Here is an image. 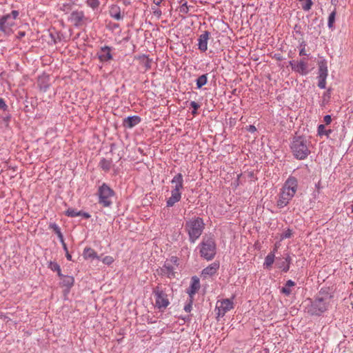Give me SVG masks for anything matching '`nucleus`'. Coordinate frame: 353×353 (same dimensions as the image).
Wrapping results in <instances>:
<instances>
[{
  "label": "nucleus",
  "instance_id": "nucleus-5",
  "mask_svg": "<svg viewBox=\"0 0 353 353\" xmlns=\"http://www.w3.org/2000/svg\"><path fill=\"white\" fill-rule=\"evenodd\" d=\"M200 255L207 261L213 259L216 253L214 239L211 236H204L199 245Z\"/></svg>",
  "mask_w": 353,
  "mask_h": 353
},
{
  "label": "nucleus",
  "instance_id": "nucleus-52",
  "mask_svg": "<svg viewBox=\"0 0 353 353\" xmlns=\"http://www.w3.org/2000/svg\"><path fill=\"white\" fill-rule=\"evenodd\" d=\"M61 243L62 244V246H63V248L64 251L65 252H68V248H67V245H66L65 241H63V243Z\"/></svg>",
  "mask_w": 353,
  "mask_h": 353
},
{
  "label": "nucleus",
  "instance_id": "nucleus-48",
  "mask_svg": "<svg viewBox=\"0 0 353 353\" xmlns=\"http://www.w3.org/2000/svg\"><path fill=\"white\" fill-rule=\"evenodd\" d=\"M299 55L300 56H307V54L306 53V51H305V48L300 49Z\"/></svg>",
  "mask_w": 353,
  "mask_h": 353
},
{
  "label": "nucleus",
  "instance_id": "nucleus-22",
  "mask_svg": "<svg viewBox=\"0 0 353 353\" xmlns=\"http://www.w3.org/2000/svg\"><path fill=\"white\" fill-rule=\"evenodd\" d=\"M62 279V285L67 288L70 289L74 284V279L72 276H64L60 277Z\"/></svg>",
  "mask_w": 353,
  "mask_h": 353
},
{
  "label": "nucleus",
  "instance_id": "nucleus-20",
  "mask_svg": "<svg viewBox=\"0 0 353 353\" xmlns=\"http://www.w3.org/2000/svg\"><path fill=\"white\" fill-rule=\"evenodd\" d=\"M109 13L111 17L114 18L116 20H121L123 19V16L121 14L120 7L117 5H112L110 8Z\"/></svg>",
  "mask_w": 353,
  "mask_h": 353
},
{
  "label": "nucleus",
  "instance_id": "nucleus-7",
  "mask_svg": "<svg viewBox=\"0 0 353 353\" xmlns=\"http://www.w3.org/2000/svg\"><path fill=\"white\" fill-rule=\"evenodd\" d=\"M97 195L99 196V203L108 208L112 203V199L114 195V192L108 184L103 183L98 188Z\"/></svg>",
  "mask_w": 353,
  "mask_h": 353
},
{
  "label": "nucleus",
  "instance_id": "nucleus-46",
  "mask_svg": "<svg viewBox=\"0 0 353 353\" xmlns=\"http://www.w3.org/2000/svg\"><path fill=\"white\" fill-rule=\"evenodd\" d=\"M153 14L157 17H160L162 14L161 10L158 8H152Z\"/></svg>",
  "mask_w": 353,
  "mask_h": 353
},
{
  "label": "nucleus",
  "instance_id": "nucleus-40",
  "mask_svg": "<svg viewBox=\"0 0 353 353\" xmlns=\"http://www.w3.org/2000/svg\"><path fill=\"white\" fill-rule=\"evenodd\" d=\"M292 230L290 229H288L285 230L281 235L282 239H289L292 236Z\"/></svg>",
  "mask_w": 353,
  "mask_h": 353
},
{
  "label": "nucleus",
  "instance_id": "nucleus-57",
  "mask_svg": "<svg viewBox=\"0 0 353 353\" xmlns=\"http://www.w3.org/2000/svg\"><path fill=\"white\" fill-rule=\"evenodd\" d=\"M83 212H82V211H77V214H77V216H82V213H83Z\"/></svg>",
  "mask_w": 353,
  "mask_h": 353
},
{
  "label": "nucleus",
  "instance_id": "nucleus-42",
  "mask_svg": "<svg viewBox=\"0 0 353 353\" xmlns=\"http://www.w3.org/2000/svg\"><path fill=\"white\" fill-rule=\"evenodd\" d=\"M280 268L283 269V272H287L290 269V264L285 263V262L283 261Z\"/></svg>",
  "mask_w": 353,
  "mask_h": 353
},
{
  "label": "nucleus",
  "instance_id": "nucleus-54",
  "mask_svg": "<svg viewBox=\"0 0 353 353\" xmlns=\"http://www.w3.org/2000/svg\"><path fill=\"white\" fill-rule=\"evenodd\" d=\"M306 43L305 41H303L300 43V48H305Z\"/></svg>",
  "mask_w": 353,
  "mask_h": 353
},
{
  "label": "nucleus",
  "instance_id": "nucleus-24",
  "mask_svg": "<svg viewBox=\"0 0 353 353\" xmlns=\"http://www.w3.org/2000/svg\"><path fill=\"white\" fill-rule=\"evenodd\" d=\"M99 166L103 170L108 172L112 166V161L103 158L99 162Z\"/></svg>",
  "mask_w": 353,
  "mask_h": 353
},
{
  "label": "nucleus",
  "instance_id": "nucleus-21",
  "mask_svg": "<svg viewBox=\"0 0 353 353\" xmlns=\"http://www.w3.org/2000/svg\"><path fill=\"white\" fill-rule=\"evenodd\" d=\"M319 76L327 77L328 75L327 62L325 60H321L319 62Z\"/></svg>",
  "mask_w": 353,
  "mask_h": 353
},
{
  "label": "nucleus",
  "instance_id": "nucleus-51",
  "mask_svg": "<svg viewBox=\"0 0 353 353\" xmlns=\"http://www.w3.org/2000/svg\"><path fill=\"white\" fill-rule=\"evenodd\" d=\"M82 216L84 217L85 219H89L90 217V214L88 212H83L82 213Z\"/></svg>",
  "mask_w": 353,
  "mask_h": 353
},
{
  "label": "nucleus",
  "instance_id": "nucleus-58",
  "mask_svg": "<svg viewBox=\"0 0 353 353\" xmlns=\"http://www.w3.org/2000/svg\"><path fill=\"white\" fill-rule=\"evenodd\" d=\"M145 67L147 68H150V63L148 61L145 63Z\"/></svg>",
  "mask_w": 353,
  "mask_h": 353
},
{
  "label": "nucleus",
  "instance_id": "nucleus-32",
  "mask_svg": "<svg viewBox=\"0 0 353 353\" xmlns=\"http://www.w3.org/2000/svg\"><path fill=\"white\" fill-rule=\"evenodd\" d=\"M86 4L92 9L95 10L99 8L100 1L99 0H86Z\"/></svg>",
  "mask_w": 353,
  "mask_h": 353
},
{
  "label": "nucleus",
  "instance_id": "nucleus-29",
  "mask_svg": "<svg viewBox=\"0 0 353 353\" xmlns=\"http://www.w3.org/2000/svg\"><path fill=\"white\" fill-rule=\"evenodd\" d=\"M336 15V9H334L333 11L331 12L328 17V21H327V26L330 29L334 28V23L335 22Z\"/></svg>",
  "mask_w": 353,
  "mask_h": 353
},
{
  "label": "nucleus",
  "instance_id": "nucleus-8",
  "mask_svg": "<svg viewBox=\"0 0 353 353\" xmlns=\"http://www.w3.org/2000/svg\"><path fill=\"white\" fill-rule=\"evenodd\" d=\"M152 293L155 299V307L159 310L165 309L170 305L168 290L157 285L153 288Z\"/></svg>",
  "mask_w": 353,
  "mask_h": 353
},
{
  "label": "nucleus",
  "instance_id": "nucleus-15",
  "mask_svg": "<svg viewBox=\"0 0 353 353\" xmlns=\"http://www.w3.org/2000/svg\"><path fill=\"white\" fill-rule=\"evenodd\" d=\"M200 288V281L199 279L194 276L191 279V283L189 288L187 290V293L189 294L190 297H192L196 294V292Z\"/></svg>",
  "mask_w": 353,
  "mask_h": 353
},
{
  "label": "nucleus",
  "instance_id": "nucleus-2",
  "mask_svg": "<svg viewBox=\"0 0 353 353\" xmlns=\"http://www.w3.org/2000/svg\"><path fill=\"white\" fill-rule=\"evenodd\" d=\"M312 144L305 137H294L290 143V149L295 159L299 160L305 159L311 153Z\"/></svg>",
  "mask_w": 353,
  "mask_h": 353
},
{
  "label": "nucleus",
  "instance_id": "nucleus-45",
  "mask_svg": "<svg viewBox=\"0 0 353 353\" xmlns=\"http://www.w3.org/2000/svg\"><path fill=\"white\" fill-rule=\"evenodd\" d=\"M323 121L326 125H329L332 122L331 116L329 114L325 115L323 118Z\"/></svg>",
  "mask_w": 353,
  "mask_h": 353
},
{
  "label": "nucleus",
  "instance_id": "nucleus-3",
  "mask_svg": "<svg viewBox=\"0 0 353 353\" xmlns=\"http://www.w3.org/2000/svg\"><path fill=\"white\" fill-rule=\"evenodd\" d=\"M298 187V181L294 177H289L281 189L277 206L279 208L285 207L294 196Z\"/></svg>",
  "mask_w": 353,
  "mask_h": 353
},
{
  "label": "nucleus",
  "instance_id": "nucleus-36",
  "mask_svg": "<svg viewBox=\"0 0 353 353\" xmlns=\"http://www.w3.org/2000/svg\"><path fill=\"white\" fill-rule=\"evenodd\" d=\"M19 12L18 10H12L10 13L6 14V16H9L10 20H14L19 17Z\"/></svg>",
  "mask_w": 353,
  "mask_h": 353
},
{
  "label": "nucleus",
  "instance_id": "nucleus-13",
  "mask_svg": "<svg viewBox=\"0 0 353 353\" xmlns=\"http://www.w3.org/2000/svg\"><path fill=\"white\" fill-rule=\"evenodd\" d=\"M182 196V192L181 191L172 189L171 196L166 200V206L171 208L174 205L175 203L180 201Z\"/></svg>",
  "mask_w": 353,
  "mask_h": 353
},
{
  "label": "nucleus",
  "instance_id": "nucleus-55",
  "mask_svg": "<svg viewBox=\"0 0 353 353\" xmlns=\"http://www.w3.org/2000/svg\"><path fill=\"white\" fill-rule=\"evenodd\" d=\"M162 0H154L153 2L157 6H160Z\"/></svg>",
  "mask_w": 353,
  "mask_h": 353
},
{
  "label": "nucleus",
  "instance_id": "nucleus-27",
  "mask_svg": "<svg viewBox=\"0 0 353 353\" xmlns=\"http://www.w3.org/2000/svg\"><path fill=\"white\" fill-rule=\"evenodd\" d=\"M274 257L275 256L273 252L269 253L265 258V262L263 265L268 268L271 267L274 261Z\"/></svg>",
  "mask_w": 353,
  "mask_h": 353
},
{
  "label": "nucleus",
  "instance_id": "nucleus-41",
  "mask_svg": "<svg viewBox=\"0 0 353 353\" xmlns=\"http://www.w3.org/2000/svg\"><path fill=\"white\" fill-rule=\"evenodd\" d=\"M103 262L105 264L110 265L113 262V259L112 256H107L103 259Z\"/></svg>",
  "mask_w": 353,
  "mask_h": 353
},
{
  "label": "nucleus",
  "instance_id": "nucleus-35",
  "mask_svg": "<svg viewBox=\"0 0 353 353\" xmlns=\"http://www.w3.org/2000/svg\"><path fill=\"white\" fill-rule=\"evenodd\" d=\"M318 79H319L318 86L321 89L325 88L327 77H318Z\"/></svg>",
  "mask_w": 353,
  "mask_h": 353
},
{
  "label": "nucleus",
  "instance_id": "nucleus-56",
  "mask_svg": "<svg viewBox=\"0 0 353 353\" xmlns=\"http://www.w3.org/2000/svg\"><path fill=\"white\" fill-rule=\"evenodd\" d=\"M290 261H291V258L290 256H288L286 258H285V263H288L290 264Z\"/></svg>",
  "mask_w": 353,
  "mask_h": 353
},
{
  "label": "nucleus",
  "instance_id": "nucleus-44",
  "mask_svg": "<svg viewBox=\"0 0 353 353\" xmlns=\"http://www.w3.org/2000/svg\"><path fill=\"white\" fill-rule=\"evenodd\" d=\"M181 12L187 13L188 12V8L187 6V2L182 4L180 8Z\"/></svg>",
  "mask_w": 353,
  "mask_h": 353
},
{
  "label": "nucleus",
  "instance_id": "nucleus-25",
  "mask_svg": "<svg viewBox=\"0 0 353 353\" xmlns=\"http://www.w3.org/2000/svg\"><path fill=\"white\" fill-rule=\"evenodd\" d=\"M48 268L53 272H57V274L59 277L63 276L61 274L60 265L54 261H50L48 264Z\"/></svg>",
  "mask_w": 353,
  "mask_h": 353
},
{
  "label": "nucleus",
  "instance_id": "nucleus-33",
  "mask_svg": "<svg viewBox=\"0 0 353 353\" xmlns=\"http://www.w3.org/2000/svg\"><path fill=\"white\" fill-rule=\"evenodd\" d=\"M72 3H64L60 6V10L65 13H68L72 10Z\"/></svg>",
  "mask_w": 353,
  "mask_h": 353
},
{
  "label": "nucleus",
  "instance_id": "nucleus-59",
  "mask_svg": "<svg viewBox=\"0 0 353 353\" xmlns=\"http://www.w3.org/2000/svg\"><path fill=\"white\" fill-rule=\"evenodd\" d=\"M351 212H352V213H353V201H352V204L351 205Z\"/></svg>",
  "mask_w": 353,
  "mask_h": 353
},
{
  "label": "nucleus",
  "instance_id": "nucleus-18",
  "mask_svg": "<svg viewBox=\"0 0 353 353\" xmlns=\"http://www.w3.org/2000/svg\"><path fill=\"white\" fill-rule=\"evenodd\" d=\"M219 268V262H214L202 270L201 274L203 277L211 276L216 274Z\"/></svg>",
  "mask_w": 353,
  "mask_h": 353
},
{
  "label": "nucleus",
  "instance_id": "nucleus-9",
  "mask_svg": "<svg viewBox=\"0 0 353 353\" xmlns=\"http://www.w3.org/2000/svg\"><path fill=\"white\" fill-rule=\"evenodd\" d=\"M233 307L234 303L231 299H225L219 301L216 303L217 314L219 316H223L226 312L231 310Z\"/></svg>",
  "mask_w": 353,
  "mask_h": 353
},
{
  "label": "nucleus",
  "instance_id": "nucleus-6",
  "mask_svg": "<svg viewBox=\"0 0 353 353\" xmlns=\"http://www.w3.org/2000/svg\"><path fill=\"white\" fill-rule=\"evenodd\" d=\"M179 265V259L176 256H172L170 259L166 260L163 265L159 269L157 270V272L161 276H165L169 279L176 277V269Z\"/></svg>",
  "mask_w": 353,
  "mask_h": 353
},
{
  "label": "nucleus",
  "instance_id": "nucleus-16",
  "mask_svg": "<svg viewBox=\"0 0 353 353\" xmlns=\"http://www.w3.org/2000/svg\"><path fill=\"white\" fill-rule=\"evenodd\" d=\"M98 56L101 61L105 62L111 60L112 59L111 48L107 46L101 47Z\"/></svg>",
  "mask_w": 353,
  "mask_h": 353
},
{
  "label": "nucleus",
  "instance_id": "nucleus-12",
  "mask_svg": "<svg viewBox=\"0 0 353 353\" xmlns=\"http://www.w3.org/2000/svg\"><path fill=\"white\" fill-rule=\"evenodd\" d=\"M85 19V17L84 12L83 11L75 10L73 11L69 20L73 23V25L76 27H79L83 24V21Z\"/></svg>",
  "mask_w": 353,
  "mask_h": 353
},
{
  "label": "nucleus",
  "instance_id": "nucleus-10",
  "mask_svg": "<svg viewBox=\"0 0 353 353\" xmlns=\"http://www.w3.org/2000/svg\"><path fill=\"white\" fill-rule=\"evenodd\" d=\"M15 25L13 20L9 19V16H0V32L4 34H10L12 32V28Z\"/></svg>",
  "mask_w": 353,
  "mask_h": 353
},
{
  "label": "nucleus",
  "instance_id": "nucleus-38",
  "mask_svg": "<svg viewBox=\"0 0 353 353\" xmlns=\"http://www.w3.org/2000/svg\"><path fill=\"white\" fill-rule=\"evenodd\" d=\"M192 299L193 298L192 297H190V300H189V302L187 303L185 306H184V310L186 312H190L191 310H192Z\"/></svg>",
  "mask_w": 353,
  "mask_h": 353
},
{
  "label": "nucleus",
  "instance_id": "nucleus-17",
  "mask_svg": "<svg viewBox=\"0 0 353 353\" xmlns=\"http://www.w3.org/2000/svg\"><path fill=\"white\" fill-rule=\"evenodd\" d=\"M172 189L182 191L183 190V176L182 174L178 173L171 180Z\"/></svg>",
  "mask_w": 353,
  "mask_h": 353
},
{
  "label": "nucleus",
  "instance_id": "nucleus-1",
  "mask_svg": "<svg viewBox=\"0 0 353 353\" xmlns=\"http://www.w3.org/2000/svg\"><path fill=\"white\" fill-rule=\"evenodd\" d=\"M332 294L325 289H321L314 300L310 301L307 307V312L311 315L320 316L327 311L330 306Z\"/></svg>",
  "mask_w": 353,
  "mask_h": 353
},
{
  "label": "nucleus",
  "instance_id": "nucleus-49",
  "mask_svg": "<svg viewBox=\"0 0 353 353\" xmlns=\"http://www.w3.org/2000/svg\"><path fill=\"white\" fill-rule=\"evenodd\" d=\"M249 131L250 132H254L255 131H256V128L254 125H251L249 126Z\"/></svg>",
  "mask_w": 353,
  "mask_h": 353
},
{
  "label": "nucleus",
  "instance_id": "nucleus-26",
  "mask_svg": "<svg viewBox=\"0 0 353 353\" xmlns=\"http://www.w3.org/2000/svg\"><path fill=\"white\" fill-rule=\"evenodd\" d=\"M50 228L52 229L54 232L57 234V236H58L59 241L61 243H63V236L61 232V230L57 224L56 223H51L50 225Z\"/></svg>",
  "mask_w": 353,
  "mask_h": 353
},
{
  "label": "nucleus",
  "instance_id": "nucleus-50",
  "mask_svg": "<svg viewBox=\"0 0 353 353\" xmlns=\"http://www.w3.org/2000/svg\"><path fill=\"white\" fill-rule=\"evenodd\" d=\"M25 35H26V32H25L20 31V32H18V38L19 39H21L22 37H25Z\"/></svg>",
  "mask_w": 353,
  "mask_h": 353
},
{
  "label": "nucleus",
  "instance_id": "nucleus-11",
  "mask_svg": "<svg viewBox=\"0 0 353 353\" xmlns=\"http://www.w3.org/2000/svg\"><path fill=\"white\" fill-rule=\"evenodd\" d=\"M290 65L294 71L299 72L301 75H306L309 71L307 69V63L305 60H301L299 62L295 63L294 61H290Z\"/></svg>",
  "mask_w": 353,
  "mask_h": 353
},
{
  "label": "nucleus",
  "instance_id": "nucleus-47",
  "mask_svg": "<svg viewBox=\"0 0 353 353\" xmlns=\"http://www.w3.org/2000/svg\"><path fill=\"white\" fill-rule=\"evenodd\" d=\"M285 285H287L288 288H291V287H293V286L295 285V283L293 281H292V280H288L286 282Z\"/></svg>",
  "mask_w": 353,
  "mask_h": 353
},
{
  "label": "nucleus",
  "instance_id": "nucleus-53",
  "mask_svg": "<svg viewBox=\"0 0 353 353\" xmlns=\"http://www.w3.org/2000/svg\"><path fill=\"white\" fill-rule=\"evenodd\" d=\"M65 256L68 261H72V256L68 252H65Z\"/></svg>",
  "mask_w": 353,
  "mask_h": 353
},
{
  "label": "nucleus",
  "instance_id": "nucleus-30",
  "mask_svg": "<svg viewBox=\"0 0 353 353\" xmlns=\"http://www.w3.org/2000/svg\"><path fill=\"white\" fill-rule=\"evenodd\" d=\"M332 132V130H325V127L323 124H321L318 126V134L319 136L325 135L327 137H329Z\"/></svg>",
  "mask_w": 353,
  "mask_h": 353
},
{
  "label": "nucleus",
  "instance_id": "nucleus-39",
  "mask_svg": "<svg viewBox=\"0 0 353 353\" xmlns=\"http://www.w3.org/2000/svg\"><path fill=\"white\" fill-rule=\"evenodd\" d=\"M281 292L286 296H289L292 293L290 288H288L285 285L281 289Z\"/></svg>",
  "mask_w": 353,
  "mask_h": 353
},
{
  "label": "nucleus",
  "instance_id": "nucleus-19",
  "mask_svg": "<svg viewBox=\"0 0 353 353\" xmlns=\"http://www.w3.org/2000/svg\"><path fill=\"white\" fill-rule=\"evenodd\" d=\"M141 122V118L139 116H130L125 118L123 121V125L128 128H132Z\"/></svg>",
  "mask_w": 353,
  "mask_h": 353
},
{
  "label": "nucleus",
  "instance_id": "nucleus-31",
  "mask_svg": "<svg viewBox=\"0 0 353 353\" xmlns=\"http://www.w3.org/2000/svg\"><path fill=\"white\" fill-rule=\"evenodd\" d=\"M301 3V8L304 11H308L311 9L313 4L312 0H299Z\"/></svg>",
  "mask_w": 353,
  "mask_h": 353
},
{
  "label": "nucleus",
  "instance_id": "nucleus-23",
  "mask_svg": "<svg viewBox=\"0 0 353 353\" xmlns=\"http://www.w3.org/2000/svg\"><path fill=\"white\" fill-rule=\"evenodd\" d=\"M83 256L85 259L98 258L97 252L91 248H85L83 250Z\"/></svg>",
  "mask_w": 353,
  "mask_h": 353
},
{
  "label": "nucleus",
  "instance_id": "nucleus-28",
  "mask_svg": "<svg viewBox=\"0 0 353 353\" xmlns=\"http://www.w3.org/2000/svg\"><path fill=\"white\" fill-rule=\"evenodd\" d=\"M208 82V74H204L199 77L196 79V87L197 88H201Z\"/></svg>",
  "mask_w": 353,
  "mask_h": 353
},
{
  "label": "nucleus",
  "instance_id": "nucleus-4",
  "mask_svg": "<svg viewBox=\"0 0 353 353\" xmlns=\"http://www.w3.org/2000/svg\"><path fill=\"white\" fill-rule=\"evenodd\" d=\"M205 228V223L203 219L200 217H194L186 221L185 230L188 234L189 241L192 243L201 236Z\"/></svg>",
  "mask_w": 353,
  "mask_h": 353
},
{
  "label": "nucleus",
  "instance_id": "nucleus-37",
  "mask_svg": "<svg viewBox=\"0 0 353 353\" xmlns=\"http://www.w3.org/2000/svg\"><path fill=\"white\" fill-rule=\"evenodd\" d=\"M190 106H191V108H193V110L192 111V114L193 115L196 114L197 110L200 108V105L195 101H191Z\"/></svg>",
  "mask_w": 353,
  "mask_h": 353
},
{
  "label": "nucleus",
  "instance_id": "nucleus-14",
  "mask_svg": "<svg viewBox=\"0 0 353 353\" xmlns=\"http://www.w3.org/2000/svg\"><path fill=\"white\" fill-rule=\"evenodd\" d=\"M210 37V32L205 31L198 39V48L203 52L208 49V42Z\"/></svg>",
  "mask_w": 353,
  "mask_h": 353
},
{
  "label": "nucleus",
  "instance_id": "nucleus-34",
  "mask_svg": "<svg viewBox=\"0 0 353 353\" xmlns=\"http://www.w3.org/2000/svg\"><path fill=\"white\" fill-rule=\"evenodd\" d=\"M65 215L69 217H76L77 216V210L73 209V208H68L65 212Z\"/></svg>",
  "mask_w": 353,
  "mask_h": 353
},
{
  "label": "nucleus",
  "instance_id": "nucleus-43",
  "mask_svg": "<svg viewBox=\"0 0 353 353\" xmlns=\"http://www.w3.org/2000/svg\"><path fill=\"white\" fill-rule=\"evenodd\" d=\"M8 108V105L6 104V102L3 99L0 98V109L3 110H6Z\"/></svg>",
  "mask_w": 353,
  "mask_h": 353
}]
</instances>
